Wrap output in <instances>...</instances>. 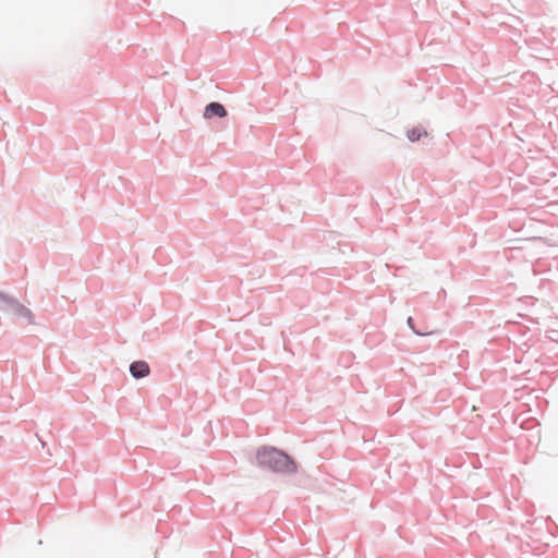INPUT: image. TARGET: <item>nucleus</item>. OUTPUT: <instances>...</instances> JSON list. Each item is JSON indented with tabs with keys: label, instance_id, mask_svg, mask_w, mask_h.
<instances>
[{
	"label": "nucleus",
	"instance_id": "f257e3e1",
	"mask_svg": "<svg viewBox=\"0 0 558 558\" xmlns=\"http://www.w3.org/2000/svg\"><path fill=\"white\" fill-rule=\"evenodd\" d=\"M256 458L260 466L275 472L293 473L296 470L294 461L276 448H262L257 451Z\"/></svg>",
	"mask_w": 558,
	"mask_h": 558
},
{
	"label": "nucleus",
	"instance_id": "f03ea898",
	"mask_svg": "<svg viewBox=\"0 0 558 558\" xmlns=\"http://www.w3.org/2000/svg\"><path fill=\"white\" fill-rule=\"evenodd\" d=\"M130 372L134 378H143L149 374V366L144 361H136L131 364Z\"/></svg>",
	"mask_w": 558,
	"mask_h": 558
},
{
	"label": "nucleus",
	"instance_id": "7ed1b4c3",
	"mask_svg": "<svg viewBox=\"0 0 558 558\" xmlns=\"http://www.w3.org/2000/svg\"><path fill=\"white\" fill-rule=\"evenodd\" d=\"M204 116L207 119L213 118L215 116L223 118L227 116V111L221 104L210 102L209 105L206 106Z\"/></svg>",
	"mask_w": 558,
	"mask_h": 558
},
{
	"label": "nucleus",
	"instance_id": "20e7f679",
	"mask_svg": "<svg viewBox=\"0 0 558 558\" xmlns=\"http://www.w3.org/2000/svg\"><path fill=\"white\" fill-rule=\"evenodd\" d=\"M427 133L425 130H423L422 128L420 126H416V128H413L412 130L408 131V138L411 141V142H416L418 141L422 136H426Z\"/></svg>",
	"mask_w": 558,
	"mask_h": 558
},
{
	"label": "nucleus",
	"instance_id": "39448f33",
	"mask_svg": "<svg viewBox=\"0 0 558 558\" xmlns=\"http://www.w3.org/2000/svg\"><path fill=\"white\" fill-rule=\"evenodd\" d=\"M417 335H432L433 331H426V332H421V331H415Z\"/></svg>",
	"mask_w": 558,
	"mask_h": 558
},
{
	"label": "nucleus",
	"instance_id": "423d86ee",
	"mask_svg": "<svg viewBox=\"0 0 558 558\" xmlns=\"http://www.w3.org/2000/svg\"><path fill=\"white\" fill-rule=\"evenodd\" d=\"M408 324L411 326L412 329H414L413 326H412V318L411 317L408 319Z\"/></svg>",
	"mask_w": 558,
	"mask_h": 558
}]
</instances>
